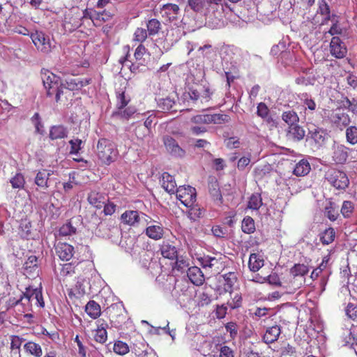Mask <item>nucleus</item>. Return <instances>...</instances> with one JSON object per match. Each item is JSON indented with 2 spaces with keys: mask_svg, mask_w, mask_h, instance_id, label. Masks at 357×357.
Returning <instances> with one entry per match:
<instances>
[{
  "mask_svg": "<svg viewBox=\"0 0 357 357\" xmlns=\"http://www.w3.org/2000/svg\"><path fill=\"white\" fill-rule=\"evenodd\" d=\"M41 75L47 96H54L56 102L67 100L66 96L63 97L67 91H63V83L61 82L60 77L46 69L42 70Z\"/></svg>",
  "mask_w": 357,
  "mask_h": 357,
  "instance_id": "obj_1",
  "label": "nucleus"
},
{
  "mask_svg": "<svg viewBox=\"0 0 357 357\" xmlns=\"http://www.w3.org/2000/svg\"><path fill=\"white\" fill-rule=\"evenodd\" d=\"M86 264L84 261H73L62 264L59 273L60 280L65 281L68 278H82L90 269Z\"/></svg>",
  "mask_w": 357,
  "mask_h": 357,
  "instance_id": "obj_2",
  "label": "nucleus"
},
{
  "mask_svg": "<svg viewBox=\"0 0 357 357\" xmlns=\"http://www.w3.org/2000/svg\"><path fill=\"white\" fill-rule=\"evenodd\" d=\"M97 155L103 163L109 165L117 159L119 151L114 143L102 138L98 142Z\"/></svg>",
  "mask_w": 357,
  "mask_h": 357,
  "instance_id": "obj_3",
  "label": "nucleus"
},
{
  "mask_svg": "<svg viewBox=\"0 0 357 357\" xmlns=\"http://www.w3.org/2000/svg\"><path fill=\"white\" fill-rule=\"evenodd\" d=\"M326 179L335 188L345 190L349 184V179L347 174L337 169H329L326 174Z\"/></svg>",
  "mask_w": 357,
  "mask_h": 357,
  "instance_id": "obj_4",
  "label": "nucleus"
},
{
  "mask_svg": "<svg viewBox=\"0 0 357 357\" xmlns=\"http://www.w3.org/2000/svg\"><path fill=\"white\" fill-rule=\"evenodd\" d=\"M176 193L177 199L186 207L192 206L196 202V190L192 186H179L176 189Z\"/></svg>",
  "mask_w": 357,
  "mask_h": 357,
  "instance_id": "obj_5",
  "label": "nucleus"
},
{
  "mask_svg": "<svg viewBox=\"0 0 357 357\" xmlns=\"http://www.w3.org/2000/svg\"><path fill=\"white\" fill-rule=\"evenodd\" d=\"M30 38L37 50L44 54L51 52L52 45L48 36L43 31H36L30 34Z\"/></svg>",
  "mask_w": 357,
  "mask_h": 357,
  "instance_id": "obj_6",
  "label": "nucleus"
},
{
  "mask_svg": "<svg viewBox=\"0 0 357 357\" xmlns=\"http://www.w3.org/2000/svg\"><path fill=\"white\" fill-rule=\"evenodd\" d=\"M142 218H146L145 221L146 224H149L151 218L146 215L145 213H140L137 211L128 210L123 213L121 215V222L126 225L133 227L139 223Z\"/></svg>",
  "mask_w": 357,
  "mask_h": 357,
  "instance_id": "obj_7",
  "label": "nucleus"
},
{
  "mask_svg": "<svg viewBox=\"0 0 357 357\" xmlns=\"http://www.w3.org/2000/svg\"><path fill=\"white\" fill-rule=\"evenodd\" d=\"M160 13L166 22H173L178 19L180 8L176 3H168L161 6Z\"/></svg>",
  "mask_w": 357,
  "mask_h": 357,
  "instance_id": "obj_8",
  "label": "nucleus"
},
{
  "mask_svg": "<svg viewBox=\"0 0 357 357\" xmlns=\"http://www.w3.org/2000/svg\"><path fill=\"white\" fill-rule=\"evenodd\" d=\"M162 142L167 151L173 157L183 158L185 155V151L178 144L176 140L169 135H165Z\"/></svg>",
  "mask_w": 357,
  "mask_h": 357,
  "instance_id": "obj_9",
  "label": "nucleus"
},
{
  "mask_svg": "<svg viewBox=\"0 0 357 357\" xmlns=\"http://www.w3.org/2000/svg\"><path fill=\"white\" fill-rule=\"evenodd\" d=\"M330 52L337 59L344 58L347 53L344 43L337 36H333L330 43Z\"/></svg>",
  "mask_w": 357,
  "mask_h": 357,
  "instance_id": "obj_10",
  "label": "nucleus"
},
{
  "mask_svg": "<svg viewBox=\"0 0 357 357\" xmlns=\"http://www.w3.org/2000/svg\"><path fill=\"white\" fill-rule=\"evenodd\" d=\"M24 296L27 303L35 300L36 305L40 307H43L45 306L41 288L33 289L31 287H28L24 292Z\"/></svg>",
  "mask_w": 357,
  "mask_h": 357,
  "instance_id": "obj_11",
  "label": "nucleus"
},
{
  "mask_svg": "<svg viewBox=\"0 0 357 357\" xmlns=\"http://www.w3.org/2000/svg\"><path fill=\"white\" fill-rule=\"evenodd\" d=\"M55 250L56 255L62 261H69L75 254L74 247L67 243L59 242Z\"/></svg>",
  "mask_w": 357,
  "mask_h": 357,
  "instance_id": "obj_12",
  "label": "nucleus"
},
{
  "mask_svg": "<svg viewBox=\"0 0 357 357\" xmlns=\"http://www.w3.org/2000/svg\"><path fill=\"white\" fill-rule=\"evenodd\" d=\"M349 151L350 149L348 147L342 144L335 146L332 154L333 160L336 164H344L347 160Z\"/></svg>",
  "mask_w": 357,
  "mask_h": 357,
  "instance_id": "obj_13",
  "label": "nucleus"
},
{
  "mask_svg": "<svg viewBox=\"0 0 357 357\" xmlns=\"http://www.w3.org/2000/svg\"><path fill=\"white\" fill-rule=\"evenodd\" d=\"M87 200L96 209H101L105 202L108 201V198L105 194L93 190L89 193Z\"/></svg>",
  "mask_w": 357,
  "mask_h": 357,
  "instance_id": "obj_14",
  "label": "nucleus"
},
{
  "mask_svg": "<svg viewBox=\"0 0 357 357\" xmlns=\"http://www.w3.org/2000/svg\"><path fill=\"white\" fill-rule=\"evenodd\" d=\"M80 221L79 217H73L66 223L63 224L59 229L61 236H67L75 234L77 231V224Z\"/></svg>",
  "mask_w": 357,
  "mask_h": 357,
  "instance_id": "obj_15",
  "label": "nucleus"
},
{
  "mask_svg": "<svg viewBox=\"0 0 357 357\" xmlns=\"http://www.w3.org/2000/svg\"><path fill=\"white\" fill-rule=\"evenodd\" d=\"M220 0H188L190 8L195 12H202L208 10L213 5H218Z\"/></svg>",
  "mask_w": 357,
  "mask_h": 357,
  "instance_id": "obj_16",
  "label": "nucleus"
},
{
  "mask_svg": "<svg viewBox=\"0 0 357 357\" xmlns=\"http://www.w3.org/2000/svg\"><path fill=\"white\" fill-rule=\"evenodd\" d=\"M208 192L212 199L218 205H221L223 202L222 195L220 189L218 181L213 178L208 182Z\"/></svg>",
  "mask_w": 357,
  "mask_h": 357,
  "instance_id": "obj_17",
  "label": "nucleus"
},
{
  "mask_svg": "<svg viewBox=\"0 0 357 357\" xmlns=\"http://www.w3.org/2000/svg\"><path fill=\"white\" fill-rule=\"evenodd\" d=\"M187 275L190 282L196 286H200L204 282V275L202 270L197 266L188 268Z\"/></svg>",
  "mask_w": 357,
  "mask_h": 357,
  "instance_id": "obj_18",
  "label": "nucleus"
},
{
  "mask_svg": "<svg viewBox=\"0 0 357 357\" xmlns=\"http://www.w3.org/2000/svg\"><path fill=\"white\" fill-rule=\"evenodd\" d=\"M280 334V326L274 325L266 328L262 339L266 344H271L278 340Z\"/></svg>",
  "mask_w": 357,
  "mask_h": 357,
  "instance_id": "obj_19",
  "label": "nucleus"
},
{
  "mask_svg": "<svg viewBox=\"0 0 357 357\" xmlns=\"http://www.w3.org/2000/svg\"><path fill=\"white\" fill-rule=\"evenodd\" d=\"M222 277L224 280L223 289L225 291L230 293L231 296L234 286L238 280L236 273L229 272L222 275Z\"/></svg>",
  "mask_w": 357,
  "mask_h": 357,
  "instance_id": "obj_20",
  "label": "nucleus"
},
{
  "mask_svg": "<svg viewBox=\"0 0 357 357\" xmlns=\"http://www.w3.org/2000/svg\"><path fill=\"white\" fill-rule=\"evenodd\" d=\"M324 214L331 221L334 222L340 216L339 206L335 202L329 201L324 207Z\"/></svg>",
  "mask_w": 357,
  "mask_h": 357,
  "instance_id": "obj_21",
  "label": "nucleus"
},
{
  "mask_svg": "<svg viewBox=\"0 0 357 357\" xmlns=\"http://www.w3.org/2000/svg\"><path fill=\"white\" fill-rule=\"evenodd\" d=\"M24 351L33 357H42L43 354L40 344L33 341H28L23 346Z\"/></svg>",
  "mask_w": 357,
  "mask_h": 357,
  "instance_id": "obj_22",
  "label": "nucleus"
},
{
  "mask_svg": "<svg viewBox=\"0 0 357 357\" xmlns=\"http://www.w3.org/2000/svg\"><path fill=\"white\" fill-rule=\"evenodd\" d=\"M67 136L68 130L62 125L53 126L50 129L49 137L51 140L64 139Z\"/></svg>",
  "mask_w": 357,
  "mask_h": 357,
  "instance_id": "obj_23",
  "label": "nucleus"
},
{
  "mask_svg": "<svg viewBox=\"0 0 357 357\" xmlns=\"http://www.w3.org/2000/svg\"><path fill=\"white\" fill-rule=\"evenodd\" d=\"M162 186L169 193H174L176 192V183L173 176L167 172L162 174Z\"/></svg>",
  "mask_w": 357,
  "mask_h": 357,
  "instance_id": "obj_24",
  "label": "nucleus"
},
{
  "mask_svg": "<svg viewBox=\"0 0 357 357\" xmlns=\"http://www.w3.org/2000/svg\"><path fill=\"white\" fill-rule=\"evenodd\" d=\"M264 260L259 253H252L248 261V267L252 272L258 271L264 266Z\"/></svg>",
  "mask_w": 357,
  "mask_h": 357,
  "instance_id": "obj_25",
  "label": "nucleus"
},
{
  "mask_svg": "<svg viewBox=\"0 0 357 357\" xmlns=\"http://www.w3.org/2000/svg\"><path fill=\"white\" fill-rule=\"evenodd\" d=\"M147 236L153 240H160L163 237L164 229L161 224L150 225L146 229Z\"/></svg>",
  "mask_w": 357,
  "mask_h": 357,
  "instance_id": "obj_26",
  "label": "nucleus"
},
{
  "mask_svg": "<svg viewBox=\"0 0 357 357\" xmlns=\"http://www.w3.org/2000/svg\"><path fill=\"white\" fill-rule=\"evenodd\" d=\"M112 310H115L116 313L115 314H111L110 315V321L112 324V326L116 328H121L123 324L125 323V321L126 319V315H125L123 313V310L121 308L118 307L117 306H112Z\"/></svg>",
  "mask_w": 357,
  "mask_h": 357,
  "instance_id": "obj_27",
  "label": "nucleus"
},
{
  "mask_svg": "<svg viewBox=\"0 0 357 357\" xmlns=\"http://www.w3.org/2000/svg\"><path fill=\"white\" fill-rule=\"evenodd\" d=\"M160 250L161 255L165 258L174 259L177 257L176 248L169 242H163Z\"/></svg>",
  "mask_w": 357,
  "mask_h": 357,
  "instance_id": "obj_28",
  "label": "nucleus"
},
{
  "mask_svg": "<svg viewBox=\"0 0 357 357\" xmlns=\"http://www.w3.org/2000/svg\"><path fill=\"white\" fill-rule=\"evenodd\" d=\"M51 173L48 172L46 169L38 171L35 177V183L41 189L46 190L48 188V180Z\"/></svg>",
  "mask_w": 357,
  "mask_h": 357,
  "instance_id": "obj_29",
  "label": "nucleus"
},
{
  "mask_svg": "<svg viewBox=\"0 0 357 357\" xmlns=\"http://www.w3.org/2000/svg\"><path fill=\"white\" fill-rule=\"evenodd\" d=\"M86 313L92 319H96L101 314L100 305L95 301H89L85 306Z\"/></svg>",
  "mask_w": 357,
  "mask_h": 357,
  "instance_id": "obj_30",
  "label": "nucleus"
},
{
  "mask_svg": "<svg viewBox=\"0 0 357 357\" xmlns=\"http://www.w3.org/2000/svg\"><path fill=\"white\" fill-rule=\"evenodd\" d=\"M311 169L310 163L306 160H301L296 164L293 174L296 176H304L307 175Z\"/></svg>",
  "mask_w": 357,
  "mask_h": 357,
  "instance_id": "obj_31",
  "label": "nucleus"
},
{
  "mask_svg": "<svg viewBox=\"0 0 357 357\" xmlns=\"http://www.w3.org/2000/svg\"><path fill=\"white\" fill-rule=\"evenodd\" d=\"M24 268L29 275L38 274V258L35 255H31L28 257L27 260L24 264Z\"/></svg>",
  "mask_w": 357,
  "mask_h": 357,
  "instance_id": "obj_32",
  "label": "nucleus"
},
{
  "mask_svg": "<svg viewBox=\"0 0 357 357\" xmlns=\"http://www.w3.org/2000/svg\"><path fill=\"white\" fill-rule=\"evenodd\" d=\"M287 135L294 140L300 141L305 137V132L303 127L299 126L298 123H297L292 126L288 127Z\"/></svg>",
  "mask_w": 357,
  "mask_h": 357,
  "instance_id": "obj_33",
  "label": "nucleus"
},
{
  "mask_svg": "<svg viewBox=\"0 0 357 357\" xmlns=\"http://www.w3.org/2000/svg\"><path fill=\"white\" fill-rule=\"evenodd\" d=\"M333 121L338 128L342 129L349 124L350 119L347 114L339 111L333 115Z\"/></svg>",
  "mask_w": 357,
  "mask_h": 357,
  "instance_id": "obj_34",
  "label": "nucleus"
},
{
  "mask_svg": "<svg viewBox=\"0 0 357 357\" xmlns=\"http://www.w3.org/2000/svg\"><path fill=\"white\" fill-rule=\"evenodd\" d=\"M309 135L310 137L313 139L316 144L318 145H321L324 144L327 134L324 130L321 128H314L313 129L310 130Z\"/></svg>",
  "mask_w": 357,
  "mask_h": 357,
  "instance_id": "obj_35",
  "label": "nucleus"
},
{
  "mask_svg": "<svg viewBox=\"0 0 357 357\" xmlns=\"http://www.w3.org/2000/svg\"><path fill=\"white\" fill-rule=\"evenodd\" d=\"M282 119L289 126V127L299 122V117L297 113L294 110L283 112L282 114Z\"/></svg>",
  "mask_w": 357,
  "mask_h": 357,
  "instance_id": "obj_36",
  "label": "nucleus"
},
{
  "mask_svg": "<svg viewBox=\"0 0 357 357\" xmlns=\"http://www.w3.org/2000/svg\"><path fill=\"white\" fill-rule=\"evenodd\" d=\"M319 236L323 245H329L335 240V231L333 227H328L322 231Z\"/></svg>",
  "mask_w": 357,
  "mask_h": 357,
  "instance_id": "obj_37",
  "label": "nucleus"
},
{
  "mask_svg": "<svg viewBox=\"0 0 357 357\" xmlns=\"http://www.w3.org/2000/svg\"><path fill=\"white\" fill-rule=\"evenodd\" d=\"M146 31L149 36L157 35L161 29L160 22L155 18L151 19L146 22Z\"/></svg>",
  "mask_w": 357,
  "mask_h": 357,
  "instance_id": "obj_38",
  "label": "nucleus"
},
{
  "mask_svg": "<svg viewBox=\"0 0 357 357\" xmlns=\"http://www.w3.org/2000/svg\"><path fill=\"white\" fill-rule=\"evenodd\" d=\"M303 97H304V98L302 100H303V103L305 106V110H307V109L309 110V112H305V119L307 120V121H310L311 119H310V118L307 119V116L310 113L312 114L311 112H313L316 109L317 104H316L315 101L312 98H310L307 93L303 95Z\"/></svg>",
  "mask_w": 357,
  "mask_h": 357,
  "instance_id": "obj_39",
  "label": "nucleus"
},
{
  "mask_svg": "<svg viewBox=\"0 0 357 357\" xmlns=\"http://www.w3.org/2000/svg\"><path fill=\"white\" fill-rule=\"evenodd\" d=\"M158 105L159 109L163 112L176 111V109L174 108L175 105V101L169 97L160 99L158 102Z\"/></svg>",
  "mask_w": 357,
  "mask_h": 357,
  "instance_id": "obj_40",
  "label": "nucleus"
},
{
  "mask_svg": "<svg viewBox=\"0 0 357 357\" xmlns=\"http://www.w3.org/2000/svg\"><path fill=\"white\" fill-rule=\"evenodd\" d=\"M114 14L109 10H104L102 12H98L96 11V18L97 22L96 24V26H101L104 22H108L111 20Z\"/></svg>",
  "mask_w": 357,
  "mask_h": 357,
  "instance_id": "obj_41",
  "label": "nucleus"
},
{
  "mask_svg": "<svg viewBox=\"0 0 357 357\" xmlns=\"http://www.w3.org/2000/svg\"><path fill=\"white\" fill-rule=\"evenodd\" d=\"M344 312L347 319L357 322V303L349 302L344 308Z\"/></svg>",
  "mask_w": 357,
  "mask_h": 357,
  "instance_id": "obj_42",
  "label": "nucleus"
},
{
  "mask_svg": "<svg viewBox=\"0 0 357 357\" xmlns=\"http://www.w3.org/2000/svg\"><path fill=\"white\" fill-rule=\"evenodd\" d=\"M262 205V198L259 193H254L249 198L248 208L252 210H258Z\"/></svg>",
  "mask_w": 357,
  "mask_h": 357,
  "instance_id": "obj_43",
  "label": "nucleus"
},
{
  "mask_svg": "<svg viewBox=\"0 0 357 357\" xmlns=\"http://www.w3.org/2000/svg\"><path fill=\"white\" fill-rule=\"evenodd\" d=\"M32 225L31 222L22 220L20 225V234L22 238L29 239L31 237Z\"/></svg>",
  "mask_w": 357,
  "mask_h": 357,
  "instance_id": "obj_44",
  "label": "nucleus"
},
{
  "mask_svg": "<svg viewBox=\"0 0 357 357\" xmlns=\"http://www.w3.org/2000/svg\"><path fill=\"white\" fill-rule=\"evenodd\" d=\"M116 107L119 109H122L126 107L129 102L130 101V98L128 96H126L125 91H119L116 93Z\"/></svg>",
  "mask_w": 357,
  "mask_h": 357,
  "instance_id": "obj_45",
  "label": "nucleus"
},
{
  "mask_svg": "<svg viewBox=\"0 0 357 357\" xmlns=\"http://www.w3.org/2000/svg\"><path fill=\"white\" fill-rule=\"evenodd\" d=\"M242 230L245 234H252L255 231V221L250 216L243 218L241 225Z\"/></svg>",
  "mask_w": 357,
  "mask_h": 357,
  "instance_id": "obj_46",
  "label": "nucleus"
},
{
  "mask_svg": "<svg viewBox=\"0 0 357 357\" xmlns=\"http://www.w3.org/2000/svg\"><path fill=\"white\" fill-rule=\"evenodd\" d=\"M149 33L146 29L138 27L133 33V41L142 44L148 38Z\"/></svg>",
  "mask_w": 357,
  "mask_h": 357,
  "instance_id": "obj_47",
  "label": "nucleus"
},
{
  "mask_svg": "<svg viewBox=\"0 0 357 357\" xmlns=\"http://www.w3.org/2000/svg\"><path fill=\"white\" fill-rule=\"evenodd\" d=\"M243 303V298L241 294L235 293L231 299L227 303V305L232 310L238 309L241 307Z\"/></svg>",
  "mask_w": 357,
  "mask_h": 357,
  "instance_id": "obj_48",
  "label": "nucleus"
},
{
  "mask_svg": "<svg viewBox=\"0 0 357 357\" xmlns=\"http://www.w3.org/2000/svg\"><path fill=\"white\" fill-rule=\"evenodd\" d=\"M175 259L176 261L174 269H176L181 273L184 272L187 268L188 269L189 261L188 259L183 257V256H177Z\"/></svg>",
  "mask_w": 357,
  "mask_h": 357,
  "instance_id": "obj_49",
  "label": "nucleus"
},
{
  "mask_svg": "<svg viewBox=\"0 0 357 357\" xmlns=\"http://www.w3.org/2000/svg\"><path fill=\"white\" fill-rule=\"evenodd\" d=\"M230 121L229 115L223 114H210V123L222 124Z\"/></svg>",
  "mask_w": 357,
  "mask_h": 357,
  "instance_id": "obj_50",
  "label": "nucleus"
},
{
  "mask_svg": "<svg viewBox=\"0 0 357 357\" xmlns=\"http://www.w3.org/2000/svg\"><path fill=\"white\" fill-rule=\"evenodd\" d=\"M115 222L111 220H105L98 225L99 231H104V234L109 236L112 229L115 228Z\"/></svg>",
  "mask_w": 357,
  "mask_h": 357,
  "instance_id": "obj_51",
  "label": "nucleus"
},
{
  "mask_svg": "<svg viewBox=\"0 0 357 357\" xmlns=\"http://www.w3.org/2000/svg\"><path fill=\"white\" fill-rule=\"evenodd\" d=\"M13 188H23L25 184L24 177L21 173H17L10 181Z\"/></svg>",
  "mask_w": 357,
  "mask_h": 357,
  "instance_id": "obj_52",
  "label": "nucleus"
},
{
  "mask_svg": "<svg viewBox=\"0 0 357 357\" xmlns=\"http://www.w3.org/2000/svg\"><path fill=\"white\" fill-rule=\"evenodd\" d=\"M347 141L354 145L357 144V127L350 126L346 130Z\"/></svg>",
  "mask_w": 357,
  "mask_h": 357,
  "instance_id": "obj_53",
  "label": "nucleus"
},
{
  "mask_svg": "<svg viewBox=\"0 0 357 357\" xmlns=\"http://www.w3.org/2000/svg\"><path fill=\"white\" fill-rule=\"evenodd\" d=\"M309 271L308 267L305 264H295L291 269V273L294 276H304Z\"/></svg>",
  "mask_w": 357,
  "mask_h": 357,
  "instance_id": "obj_54",
  "label": "nucleus"
},
{
  "mask_svg": "<svg viewBox=\"0 0 357 357\" xmlns=\"http://www.w3.org/2000/svg\"><path fill=\"white\" fill-rule=\"evenodd\" d=\"M354 209V204L352 202L344 201L340 211L344 218H349L352 214Z\"/></svg>",
  "mask_w": 357,
  "mask_h": 357,
  "instance_id": "obj_55",
  "label": "nucleus"
},
{
  "mask_svg": "<svg viewBox=\"0 0 357 357\" xmlns=\"http://www.w3.org/2000/svg\"><path fill=\"white\" fill-rule=\"evenodd\" d=\"M24 340L25 339L19 335H11L10 349L12 351H20V347Z\"/></svg>",
  "mask_w": 357,
  "mask_h": 357,
  "instance_id": "obj_56",
  "label": "nucleus"
},
{
  "mask_svg": "<svg viewBox=\"0 0 357 357\" xmlns=\"http://www.w3.org/2000/svg\"><path fill=\"white\" fill-rule=\"evenodd\" d=\"M24 299H25V297L24 296V292L20 293L17 297H10L8 299V301H6L7 310L12 308V307L17 305L20 303H22V305H25V303H22V301Z\"/></svg>",
  "mask_w": 357,
  "mask_h": 357,
  "instance_id": "obj_57",
  "label": "nucleus"
},
{
  "mask_svg": "<svg viewBox=\"0 0 357 357\" xmlns=\"http://www.w3.org/2000/svg\"><path fill=\"white\" fill-rule=\"evenodd\" d=\"M114 351L119 355H124L129 352V347L126 342L119 340L114 343Z\"/></svg>",
  "mask_w": 357,
  "mask_h": 357,
  "instance_id": "obj_58",
  "label": "nucleus"
},
{
  "mask_svg": "<svg viewBox=\"0 0 357 357\" xmlns=\"http://www.w3.org/2000/svg\"><path fill=\"white\" fill-rule=\"evenodd\" d=\"M68 90L69 91H76L80 89V85L78 84V78H71L66 79L63 83V90Z\"/></svg>",
  "mask_w": 357,
  "mask_h": 357,
  "instance_id": "obj_59",
  "label": "nucleus"
},
{
  "mask_svg": "<svg viewBox=\"0 0 357 357\" xmlns=\"http://www.w3.org/2000/svg\"><path fill=\"white\" fill-rule=\"evenodd\" d=\"M281 357L291 356L296 354V348L289 343H284L280 349Z\"/></svg>",
  "mask_w": 357,
  "mask_h": 357,
  "instance_id": "obj_60",
  "label": "nucleus"
},
{
  "mask_svg": "<svg viewBox=\"0 0 357 357\" xmlns=\"http://www.w3.org/2000/svg\"><path fill=\"white\" fill-rule=\"evenodd\" d=\"M192 122L197 124H209L210 123V114H201L192 117Z\"/></svg>",
  "mask_w": 357,
  "mask_h": 357,
  "instance_id": "obj_61",
  "label": "nucleus"
},
{
  "mask_svg": "<svg viewBox=\"0 0 357 357\" xmlns=\"http://www.w3.org/2000/svg\"><path fill=\"white\" fill-rule=\"evenodd\" d=\"M31 122L34 125L36 128V132L37 133L43 134V125L41 122L40 115L38 112L35 113L33 116L31 117Z\"/></svg>",
  "mask_w": 357,
  "mask_h": 357,
  "instance_id": "obj_62",
  "label": "nucleus"
},
{
  "mask_svg": "<svg viewBox=\"0 0 357 357\" xmlns=\"http://www.w3.org/2000/svg\"><path fill=\"white\" fill-rule=\"evenodd\" d=\"M73 17H66L64 20V26L66 28L68 29L70 31L77 29L81 26V19L79 17H77L73 20V22L71 23L70 21Z\"/></svg>",
  "mask_w": 357,
  "mask_h": 357,
  "instance_id": "obj_63",
  "label": "nucleus"
},
{
  "mask_svg": "<svg viewBox=\"0 0 357 357\" xmlns=\"http://www.w3.org/2000/svg\"><path fill=\"white\" fill-rule=\"evenodd\" d=\"M83 142L80 139H73L69 141V144L70 145V154H77L79 153V151L82 149V144Z\"/></svg>",
  "mask_w": 357,
  "mask_h": 357,
  "instance_id": "obj_64",
  "label": "nucleus"
}]
</instances>
